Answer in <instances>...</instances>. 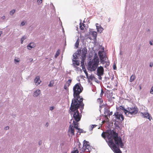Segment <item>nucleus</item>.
Segmentation results:
<instances>
[{"label":"nucleus","instance_id":"4d7b16f0","mask_svg":"<svg viewBox=\"0 0 153 153\" xmlns=\"http://www.w3.org/2000/svg\"><path fill=\"white\" fill-rule=\"evenodd\" d=\"M105 79L106 80H107V79H109V78L108 77H105Z\"/></svg>","mask_w":153,"mask_h":153},{"label":"nucleus","instance_id":"603ef678","mask_svg":"<svg viewBox=\"0 0 153 153\" xmlns=\"http://www.w3.org/2000/svg\"><path fill=\"white\" fill-rule=\"evenodd\" d=\"M5 18V16H2L1 17V19H3V20H4V19Z\"/></svg>","mask_w":153,"mask_h":153},{"label":"nucleus","instance_id":"2f4dec72","mask_svg":"<svg viewBox=\"0 0 153 153\" xmlns=\"http://www.w3.org/2000/svg\"><path fill=\"white\" fill-rule=\"evenodd\" d=\"M94 76L91 75L90 76H88V77H87L88 79H91V80H92L94 78Z\"/></svg>","mask_w":153,"mask_h":153},{"label":"nucleus","instance_id":"f704fd0d","mask_svg":"<svg viewBox=\"0 0 153 153\" xmlns=\"http://www.w3.org/2000/svg\"><path fill=\"white\" fill-rule=\"evenodd\" d=\"M79 151L78 149H76L75 150H74L73 151L71 152V153H79Z\"/></svg>","mask_w":153,"mask_h":153},{"label":"nucleus","instance_id":"f257e3e1","mask_svg":"<svg viewBox=\"0 0 153 153\" xmlns=\"http://www.w3.org/2000/svg\"><path fill=\"white\" fill-rule=\"evenodd\" d=\"M107 138L108 145L114 153H122L119 147L123 148L124 145L121 138L118 136V133L114 131H111L107 135Z\"/></svg>","mask_w":153,"mask_h":153},{"label":"nucleus","instance_id":"ea45409f","mask_svg":"<svg viewBox=\"0 0 153 153\" xmlns=\"http://www.w3.org/2000/svg\"><path fill=\"white\" fill-rule=\"evenodd\" d=\"M150 93L151 94H153V86L152 87Z\"/></svg>","mask_w":153,"mask_h":153},{"label":"nucleus","instance_id":"6ab92c4d","mask_svg":"<svg viewBox=\"0 0 153 153\" xmlns=\"http://www.w3.org/2000/svg\"><path fill=\"white\" fill-rule=\"evenodd\" d=\"M89 145V142L84 140L83 142V148H85Z\"/></svg>","mask_w":153,"mask_h":153},{"label":"nucleus","instance_id":"f3484780","mask_svg":"<svg viewBox=\"0 0 153 153\" xmlns=\"http://www.w3.org/2000/svg\"><path fill=\"white\" fill-rule=\"evenodd\" d=\"M40 77L39 76H37L36 77L35 79H34V82L35 84L36 85H38L40 84L41 82L40 81Z\"/></svg>","mask_w":153,"mask_h":153},{"label":"nucleus","instance_id":"423d86ee","mask_svg":"<svg viewBox=\"0 0 153 153\" xmlns=\"http://www.w3.org/2000/svg\"><path fill=\"white\" fill-rule=\"evenodd\" d=\"M138 111V109L136 106H134V107H128L126 116L130 117H132L137 114Z\"/></svg>","mask_w":153,"mask_h":153},{"label":"nucleus","instance_id":"13d9d810","mask_svg":"<svg viewBox=\"0 0 153 153\" xmlns=\"http://www.w3.org/2000/svg\"><path fill=\"white\" fill-rule=\"evenodd\" d=\"M2 33V31H0V36H1V34Z\"/></svg>","mask_w":153,"mask_h":153},{"label":"nucleus","instance_id":"7ed1b4c3","mask_svg":"<svg viewBox=\"0 0 153 153\" xmlns=\"http://www.w3.org/2000/svg\"><path fill=\"white\" fill-rule=\"evenodd\" d=\"M84 104L83 102L81 103V104L78 105V107H75L73 109H71L70 107V109L71 112H74L73 117L75 121L76 122L79 121L81 118V115L80 114L79 112L78 111V109L80 108V110L82 112V110L84 108Z\"/></svg>","mask_w":153,"mask_h":153},{"label":"nucleus","instance_id":"4468645a","mask_svg":"<svg viewBox=\"0 0 153 153\" xmlns=\"http://www.w3.org/2000/svg\"><path fill=\"white\" fill-rule=\"evenodd\" d=\"M35 46V44L33 42L29 43L27 46V48L29 50H31Z\"/></svg>","mask_w":153,"mask_h":153},{"label":"nucleus","instance_id":"09e8293b","mask_svg":"<svg viewBox=\"0 0 153 153\" xmlns=\"http://www.w3.org/2000/svg\"><path fill=\"white\" fill-rule=\"evenodd\" d=\"M102 75H99V76H99V79H100V80H101L102 79V77L101 76Z\"/></svg>","mask_w":153,"mask_h":153},{"label":"nucleus","instance_id":"b1692460","mask_svg":"<svg viewBox=\"0 0 153 153\" xmlns=\"http://www.w3.org/2000/svg\"><path fill=\"white\" fill-rule=\"evenodd\" d=\"M135 75H132L131 76L130 79V81L131 82H132L135 79Z\"/></svg>","mask_w":153,"mask_h":153},{"label":"nucleus","instance_id":"e433bc0d","mask_svg":"<svg viewBox=\"0 0 153 153\" xmlns=\"http://www.w3.org/2000/svg\"><path fill=\"white\" fill-rule=\"evenodd\" d=\"M37 2L39 4H40L42 2V0H37Z\"/></svg>","mask_w":153,"mask_h":153},{"label":"nucleus","instance_id":"5fc2aeb1","mask_svg":"<svg viewBox=\"0 0 153 153\" xmlns=\"http://www.w3.org/2000/svg\"><path fill=\"white\" fill-rule=\"evenodd\" d=\"M30 62H32L33 61V59L32 58H30Z\"/></svg>","mask_w":153,"mask_h":153},{"label":"nucleus","instance_id":"6e6d98bb","mask_svg":"<svg viewBox=\"0 0 153 153\" xmlns=\"http://www.w3.org/2000/svg\"><path fill=\"white\" fill-rule=\"evenodd\" d=\"M112 113H113V112H112V111L109 114V115H112Z\"/></svg>","mask_w":153,"mask_h":153},{"label":"nucleus","instance_id":"aec40b11","mask_svg":"<svg viewBox=\"0 0 153 153\" xmlns=\"http://www.w3.org/2000/svg\"><path fill=\"white\" fill-rule=\"evenodd\" d=\"M120 109L124 111L125 114L126 115V114H127V109H125L124 106L122 105L120 106Z\"/></svg>","mask_w":153,"mask_h":153},{"label":"nucleus","instance_id":"37998d69","mask_svg":"<svg viewBox=\"0 0 153 153\" xmlns=\"http://www.w3.org/2000/svg\"><path fill=\"white\" fill-rule=\"evenodd\" d=\"M54 108V107L53 106H51L50 107L49 109L51 111L53 110Z\"/></svg>","mask_w":153,"mask_h":153},{"label":"nucleus","instance_id":"4be33fe9","mask_svg":"<svg viewBox=\"0 0 153 153\" xmlns=\"http://www.w3.org/2000/svg\"><path fill=\"white\" fill-rule=\"evenodd\" d=\"M73 123L74 125V128L76 129L79 130V128H78V123L76 121H73Z\"/></svg>","mask_w":153,"mask_h":153},{"label":"nucleus","instance_id":"2eb2a0df","mask_svg":"<svg viewBox=\"0 0 153 153\" xmlns=\"http://www.w3.org/2000/svg\"><path fill=\"white\" fill-rule=\"evenodd\" d=\"M91 149V146L89 145L85 148H83L82 151L87 152H89L90 151Z\"/></svg>","mask_w":153,"mask_h":153},{"label":"nucleus","instance_id":"58836bf2","mask_svg":"<svg viewBox=\"0 0 153 153\" xmlns=\"http://www.w3.org/2000/svg\"><path fill=\"white\" fill-rule=\"evenodd\" d=\"M81 23L80 22V25L79 26V27L81 30H84V27L82 26V25H81Z\"/></svg>","mask_w":153,"mask_h":153},{"label":"nucleus","instance_id":"c9c22d12","mask_svg":"<svg viewBox=\"0 0 153 153\" xmlns=\"http://www.w3.org/2000/svg\"><path fill=\"white\" fill-rule=\"evenodd\" d=\"M101 136L102 137H103L104 139H105L106 138V136L105 134H104V132L101 134Z\"/></svg>","mask_w":153,"mask_h":153},{"label":"nucleus","instance_id":"bf43d9fd","mask_svg":"<svg viewBox=\"0 0 153 153\" xmlns=\"http://www.w3.org/2000/svg\"><path fill=\"white\" fill-rule=\"evenodd\" d=\"M82 25L84 27H85V24H82Z\"/></svg>","mask_w":153,"mask_h":153},{"label":"nucleus","instance_id":"20e7f679","mask_svg":"<svg viewBox=\"0 0 153 153\" xmlns=\"http://www.w3.org/2000/svg\"><path fill=\"white\" fill-rule=\"evenodd\" d=\"M99 59L97 54H95L94 59L89 61L88 63V68L91 71L96 70L99 64Z\"/></svg>","mask_w":153,"mask_h":153},{"label":"nucleus","instance_id":"a878e982","mask_svg":"<svg viewBox=\"0 0 153 153\" xmlns=\"http://www.w3.org/2000/svg\"><path fill=\"white\" fill-rule=\"evenodd\" d=\"M94 126H97V125H91L90 126V127L89 128L90 131H91L93 130L94 128Z\"/></svg>","mask_w":153,"mask_h":153},{"label":"nucleus","instance_id":"8fccbe9b","mask_svg":"<svg viewBox=\"0 0 153 153\" xmlns=\"http://www.w3.org/2000/svg\"><path fill=\"white\" fill-rule=\"evenodd\" d=\"M64 88L65 89L67 90V89L68 88V87L66 86V85H65L64 86Z\"/></svg>","mask_w":153,"mask_h":153},{"label":"nucleus","instance_id":"9d476101","mask_svg":"<svg viewBox=\"0 0 153 153\" xmlns=\"http://www.w3.org/2000/svg\"><path fill=\"white\" fill-rule=\"evenodd\" d=\"M104 73V69L102 66L98 67L97 70V74L98 76L102 75Z\"/></svg>","mask_w":153,"mask_h":153},{"label":"nucleus","instance_id":"3c124183","mask_svg":"<svg viewBox=\"0 0 153 153\" xmlns=\"http://www.w3.org/2000/svg\"><path fill=\"white\" fill-rule=\"evenodd\" d=\"M42 143V141L41 140H40L39 141L38 143L39 145H40Z\"/></svg>","mask_w":153,"mask_h":153},{"label":"nucleus","instance_id":"412c9836","mask_svg":"<svg viewBox=\"0 0 153 153\" xmlns=\"http://www.w3.org/2000/svg\"><path fill=\"white\" fill-rule=\"evenodd\" d=\"M91 34L94 39H96L97 37V33L95 31H91Z\"/></svg>","mask_w":153,"mask_h":153},{"label":"nucleus","instance_id":"79ce46f5","mask_svg":"<svg viewBox=\"0 0 153 153\" xmlns=\"http://www.w3.org/2000/svg\"><path fill=\"white\" fill-rule=\"evenodd\" d=\"M25 25V23L24 21H22L20 25L21 26H23Z\"/></svg>","mask_w":153,"mask_h":153},{"label":"nucleus","instance_id":"7c9ffc66","mask_svg":"<svg viewBox=\"0 0 153 153\" xmlns=\"http://www.w3.org/2000/svg\"><path fill=\"white\" fill-rule=\"evenodd\" d=\"M71 79H69L68 81L67 82V84H68V87L70 85V84L71 82Z\"/></svg>","mask_w":153,"mask_h":153},{"label":"nucleus","instance_id":"f8f14e48","mask_svg":"<svg viewBox=\"0 0 153 153\" xmlns=\"http://www.w3.org/2000/svg\"><path fill=\"white\" fill-rule=\"evenodd\" d=\"M96 28L97 30V31L100 33H101L102 32L103 30V28L100 26L99 25L98 23L96 24Z\"/></svg>","mask_w":153,"mask_h":153},{"label":"nucleus","instance_id":"c756f323","mask_svg":"<svg viewBox=\"0 0 153 153\" xmlns=\"http://www.w3.org/2000/svg\"><path fill=\"white\" fill-rule=\"evenodd\" d=\"M79 45V42L78 41V40H77L75 43V46L76 48H78V47Z\"/></svg>","mask_w":153,"mask_h":153},{"label":"nucleus","instance_id":"e2e57ef3","mask_svg":"<svg viewBox=\"0 0 153 153\" xmlns=\"http://www.w3.org/2000/svg\"><path fill=\"white\" fill-rule=\"evenodd\" d=\"M96 126H94V127H95Z\"/></svg>","mask_w":153,"mask_h":153},{"label":"nucleus","instance_id":"a18cd8bd","mask_svg":"<svg viewBox=\"0 0 153 153\" xmlns=\"http://www.w3.org/2000/svg\"><path fill=\"white\" fill-rule=\"evenodd\" d=\"M113 68L114 70H116L117 69V67H116V65H113Z\"/></svg>","mask_w":153,"mask_h":153},{"label":"nucleus","instance_id":"680f3d73","mask_svg":"<svg viewBox=\"0 0 153 153\" xmlns=\"http://www.w3.org/2000/svg\"><path fill=\"white\" fill-rule=\"evenodd\" d=\"M48 123H46V125H48Z\"/></svg>","mask_w":153,"mask_h":153},{"label":"nucleus","instance_id":"f03ea898","mask_svg":"<svg viewBox=\"0 0 153 153\" xmlns=\"http://www.w3.org/2000/svg\"><path fill=\"white\" fill-rule=\"evenodd\" d=\"M83 88L80 83H76L73 87L74 98L72 100L71 105V109L75 107H78V105L83 102V98H80L79 94L82 91Z\"/></svg>","mask_w":153,"mask_h":153},{"label":"nucleus","instance_id":"9b49d317","mask_svg":"<svg viewBox=\"0 0 153 153\" xmlns=\"http://www.w3.org/2000/svg\"><path fill=\"white\" fill-rule=\"evenodd\" d=\"M81 51V53L80 54V56L83 57L84 58L86 57V55L87 53V51L86 47H84Z\"/></svg>","mask_w":153,"mask_h":153},{"label":"nucleus","instance_id":"49530a36","mask_svg":"<svg viewBox=\"0 0 153 153\" xmlns=\"http://www.w3.org/2000/svg\"><path fill=\"white\" fill-rule=\"evenodd\" d=\"M149 66L150 67H152L153 66V63L152 62H150L149 65Z\"/></svg>","mask_w":153,"mask_h":153},{"label":"nucleus","instance_id":"338daca9","mask_svg":"<svg viewBox=\"0 0 153 153\" xmlns=\"http://www.w3.org/2000/svg\"><path fill=\"white\" fill-rule=\"evenodd\" d=\"M65 153H67L66 152Z\"/></svg>","mask_w":153,"mask_h":153},{"label":"nucleus","instance_id":"de8ad7c7","mask_svg":"<svg viewBox=\"0 0 153 153\" xmlns=\"http://www.w3.org/2000/svg\"><path fill=\"white\" fill-rule=\"evenodd\" d=\"M9 129V127L8 126H7L5 128V130H8Z\"/></svg>","mask_w":153,"mask_h":153},{"label":"nucleus","instance_id":"a19ab883","mask_svg":"<svg viewBox=\"0 0 153 153\" xmlns=\"http://www.w3.org/2000/svg\"><path fill=\"white\" fill-rule=\"evenodd\" d=\"M14 61H15V63H16V62H19V59H16V58L15 59H14Z\"/></svg>","mask_w":153,"mask_h":153},{"label":"nucleus","instance_id":"5701e85b","mask_svg":"<svg viewBox=\"0 0 153 153\" xmlns=\"http://www.w3.org/2000/svg\"><path fill=\"white\" fill-rule=\"evenodd\" d=\"M27 38V36H24L21 38V43L23 44V43L24 41Z\"/></svg>","mask_w":153,"mask_h":153},{"label":"nucleus","instance_id":"1a4fd4ad","mask_svg":"<svg viewBox=\"0 0 153 153\" xmlns=\"http://www.w3.org/2000/svg\"><path fill=\"white\" fill-rule=\"evenodd\" d=\"M140 114V115L142 117L147 118L149 119L150 121L152 119V117L150 116V115L148 112H141Z\"/></svg>","mask_w":153,"mask_h":153},{"label":"nucleus","instance_id":"39448f33","mask_svg":"<svg viewBox=\"0 0 153 153\" xmlns=\"http://www.w3.org/2000/svg\"><path fill=\"white\" fill-rule=\"evenodd\" d=\"M81 53L80 49L78 50L73 55V59H72L73 64L72 65L74 68L76 67V65L78 66L79 65V62L77 59H79V57H80V54Z\"/></svg>","mask_w":153,"mask_h":153},{"label":"nucleus","instance_id":"69168bd1","mask_svg":"<svg viewBox=\"0 0 153 153\" xmlns=\"http://www.w3.org/2000/svg\"><path fill=\"white\" fill-rule=\"evenodd\" d=\"M71 114H72V113H71Z\"/></svg>","mask_w":153,"mask_h":153},{"label":"nucleus","instance_id":"393cba45","mask_svg":"<svg viewBox=\"0 0 153 153\" xmlns=\"http://www.w3.org/2000/svg\"><path fill=\"white\" fill-rule=\"evenodd\" d=\"M97 102H100V105L102 104V103L103 102V101L100 98H99L97 99Z\"/></svg>","mask_w":153,"mask_h":153},{"label":"nucleus","instance_id":"dca6fc26","mask_svg":"<svg viewBox=\"0 0 153 153\" xmlns=\"http://www.w3.org/2000/svg\"><path fill=\"white\" fill-rule=\"evenodd\" d=\"M40 91L39 89H38L36 90L33 92V96L35 97H37L40 94Z\"/></svg>","mask_w":153,"mask_h":153},{"label":"nucleus","instance_id":"bb28decb","mask_svg":"<svg viewBox=\"0 0 153 153\" xmlns=\"http://www.w3.org/2000/svg\"><path fill=\"white\" fill-rule=\"evenodd\" d=\"M82 69L83 71H84V73H85L87 77H88V74L87 73V72L86 71L85 68V67H84V68H82Z\"/></svg>","mask_w":153,"mask_h":153},{"label":"nucleus","instance_id":"052dcab7","mask_svg":"<svg viewBox=\"0 0 153 153\" xmlns=\"http://www.w3.org/2000/svg\"><path fill=\"white\" fill-rule=\"evenodd\" d=\"M102 93L103 94V91H102V90H101V94Z\"/></svg>","mask_w":153,"mask_h":153},{"label":"nucleus","instance_id":"4c0bfd02","mask_svg":"<svg viewBox=\"0 0 153 153\" xmlns=\"http://www.w3.org/2000/svg\"><path fill=\"white\" fill-rule=\"evenodd\" d=\"M75 68H76V70L77 71H79L80 70L81 71V69L80 68H79L78 67H77L76 66V67H75Z\"/></svg>","mask_w":153,"mask_h":153},{"label":"nucleus","instance_id":"0e129e2a","mask_svg":"<svg viewBox=\"0 0 153 153\" xmlns=\"http://www.w3.org/2000/svg\"><path fill=\"white\" fill-rule=\"evenodd\" d=\"M80 143H79V145H80Z\"/></svg>","mask_w":153,"mask_h":153},{"label":"nucleus","instance_id":"864d4df0","mask_svg":"<svg viewBox=\"0 0 153 153\" xmlns=\"http://www.w3.org/2000/svg\"><path fill=\"white\" fill-rule=\"evenodd\" d=\"M53 86V85L52 84L50 83L48 85V86L49 87H51V86Z\"/></svg>","mask_w":153,"mask_h":153},{"label":"nucleus","instance_id":"473e14b6","mask_svg":"<svg viewBox=\"0 0 153 153\" xmlns=\"http://www.w3.org/2000/svg\"><path fill=\"white\" fill-rule=\"evenodd\" d=\"M15 10H11L10 13V15H13V14L15 13Z\"/></svg>","mask_w":153,"mask_h":153},{"label":"nucleus","instance_id":"ddd939ff","mask_svg":"<svg viewBox=\"0 0 153 153\" xmlns=\"http://www.w3.org/2000/svg\"><path fill=\"white\" fill-rule=\"evenodd\" d=\"M69 131L71 132L72 135H74V129L73 128V126L70 125L69 128Z\"/></svg>","mask_w":153,"mask_h":153},{"label":"nucleus","instance_id":"c03bdc74","mask_svg":"<svg viewBox=\"0 0 153 153\" xmlns=\"http://www.w3.org/2000/svg\"><path fill=\"white\" fill-rule=\"evenodd\" d=\"M149 44L151 45H153V40L150 41L149 42Z\"/></svg>","mask_w":153,"mask_h":153},{"label":"nucleus","instance_id":"a211bd4d","mask_svg":"<svg viewBox=\"0 0 153 153\" xmlns=\"http://www.w3.org/2000/svg\"><path fill=\"white\" fill-rule=\"evenodd\" d=\"M80 58L81 59V66L82 67V68H84V67H85L84 65V61L85 60L86 58V57H85V58H84L83 57H80Z\"/></svg>","mask_w":153,"mask_h":153},{"label":"nucleus","instance_id":"0eeeda50","mask_svg":"<svg viewBox=\"0 0 153 153\" xmlns=\"http://www.w3.org/2000/svg\"><path fill=\"white\" fill-rule=\"evenodd\" d=\"M114 116L116 119L119 121H122L124 120L123 116L121 114H119V112H115L113 115Z\"/></svg>","mask_w":153,"mask_h":153},{"label":"nucleus","instance_id":"72a5a7b5","mask_svg":"<svg viewBox=\"0 0 153 153\" xmlns=\"http://www.w3.org/2000/svg\"><path fill=\"white\" fill-rule=\"evenodd\" d=\"M59 53H59V50L57 51H56V53L55 55V57L56 58L59 55Z\"/></svg>","mask_w":153,"mask_h":153},{"label":"nucleus","instance_id":"6e6552de","mask_svg":"<svg viewBox=\"0 0 153 153\" xmlns=\"http://www.w3.org/2000/svg\"><path fill=\"white\" fill-rule=\"evenodd\" d=\"M98 55L100 59L101 62L102 64H104V61L106 60V58L105 56H103V51H99L98 52Z\"/></svg>","mask_w":153,"mask_h":153},{"label":"nucleus","instance_id":"c85d7f7f","mask_svg":"<svg viewBox=\"0 0 153 153\" xmlns=\"http://www.w3.org/2000/svg\"><path fill=\"white\" fill-rule=\"evenodd\" d=\"M105 61V60L104 61V62H105L104 64L105 63V67L107 68V66H108V65H109V62H108L107 61Z\"/></svg>","mask_w":153,"mask_h":153},{"label":"nucleus","instance_id":"cd10ccee","mask_svg":"<svg viewBox=\"0 0 153 153\" xmlns=\"http://www.w3.org/2000/svg\"><path fill=\"white\" fill-rule=\"evenodd\" d=\"M78 132H79V133H85L86 132V131H84V130H83L82 129H81L80 128H79V130H78Z\"/></svg>","mask_w":153,"mask_h":153}]
</instances>
